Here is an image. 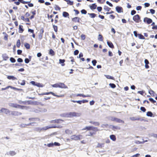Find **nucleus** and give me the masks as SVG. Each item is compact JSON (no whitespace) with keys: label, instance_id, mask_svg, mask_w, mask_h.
Returning a JSON list of instances; mask_svg holds the SVG:
<instances>
[{"label":"nucleus","instance_id":"obj_53","mask_svg":"<svg viewBox=\"0 0 157 157\" xmlns=\"http://www.w3.org/2000/svg\"><path fill=\"white\" fill-rule=\"evenodd\" d=\"M53 27L54 29V31L56 32L57 31V27L56 26L53 25Z\"/></svg>","mask_w":157,"mask_h":157},{"label":"nucleus","instance_id":"obj_30","mask_svg":"<svg viewBox=\"0 0 157 157\" xmlns=\"http://www.w3.org/2000/svg\"><path fill=\"white\" fill-rule=\"evenodd\" d=\"M63 121L60 119H56V123H62L63 122Z\"/></svg>","mask_w":157,"mask_h":157},{"label":"nucleus","instance_id":"obj_31","mask_svg":"<svg viewBox=\"0 0 157 157\" xmlns=\"http://www.w3.org/2000/svg\"><path fill=\"white\" fill-rule=\"evenodd\" d=\"M35 86L39 87H43V85L42 84L40 83H39L36 82Z\"/></svg>","mask_w":157,"mask_h":157},{"label":"nucleus","instance_id":"obj_54","mask_svg":"<svg viewBox=\"0 0 157 157\" xmlns=\"http://www.w3.org/2000/svg\"><path fill=\"white\" fill-rule=\"evenodd\" d=\"M144 5L145 7H149L150 6V4L149 3H145L144 4Z\"/></svg>","mask_w":157,"mask_h":157},{"label":"nucleus","instance_id":"obj_7","mask_svg":"<svg viewBox=\"0 0 157 157\" xmlns=\"http://www.w3.org/2000/svg\"><path fill=\"white\" fill-rule=\"evenodd\" d=\"M59 87L61 88L67 89L68 88V87L66 86L65 84L63 83L59 82L58 83Z\"/></svg>","mask_w":157,"mask_h":157},{"label":"nucleus","instance_id":"obj_42","mask_svg":"<svg viewBox=\"0 0 157 157\" xmlns=\"http://www.w3.org/2000/svg\"><path fill=\"white\" fill-rule=\"evenodd\" d=\"M21 44L20 40H17V47L18 48H19Z\"/></svg>","mask_w":157,"mask_h":157},{"label":"nucleus","instance_id":"obj_38","mask_svg":"<svg viewBox=\"0 0 157 157\" xmlns=\"http://www.w3.org/2000/svg\"><path fill=\"white\" fill-rule=\"evenodd\" d=\"M92 18H94L96 16V14L94 13H88Z\"/></svg>","mask_w":157,"mask_h":157},{"label":"nucleus","instance_id":"obj_24","mask_svg":"<svg viewBox=\"0 0 157 157\" xmlns=\"http://www.w3.org/2000/svg\"><path fill=\"white\" fill-rule=\"evenodd\" d=\"M65 61V60L64 59H59V63L62 64H61V65L62 66H64L65 65V64L64 63Z\"/></svg>","mask_w":157,"mask_h":157},{"label":"nucleus","instance_id":"obj_45","mask_svg":"<svg viewBox=\"0 0 157 157\" xmlns=\"http://www.w3.org/2000/svg\"><path fill=\"white\" fill-rule=\"evenodd\" d=\"M52 86L53 87L57 88L59 87L58 83H56L52 85Z\"/></svg>","mask_w":157,"mask_h":157},{"label":"nucleus","instance_id":"obj_32","mask_svg":"<svg viewBox=\"0 0 157 157\" xmlns=\"http://www.w3.org/2000/svg\"><path fill=\"white\" fill-rule=\"evenodd\" d=\"M34 131L40 132V127H36L34 128Z\"/></svg>","mask_w":157,"mask_h":157},{"label":"nucleus","instance_id":"obj_9","mask_svg":"<svg viewBox=\"0 0 157 157\" xmlns=\"http://www.w3.org/2000/svg\"><path fill=\"white\" fill-rule=\"evenodd\" d=\"M6 154L7 155L13 156L15 155L16 153L14 151H10L7 152Z\"/></svg>","mask_w":157,"mask_h":157},{"label":"nucleus","instance_id":"obj_17","mask_svg":"<svg viewBox=\"0 0 157 157\" xmlns=\"http://www.w3.org/2000/svg\"><path fill=\"white\" fill-rule=\"evenodd\" d=\"M107 44L109 47L112 48H114L113 45L111 42L107 41Z\"/></svg>","mask_w":157,"mask_h":157},{"label":"nucleus","instance_id":"obj_58","mask_svg":"<svg viewBox=\"0 0 157 157\" xmlns=\"http://www.w3.org/2000/svg\"><path fill=\"white\" fill-rule=\"evenodd\" d=\"M47 145L48 147H52L53 146V143H50L49 144H47Z\"/></svg>","mask_w":157,"mask_h":157},{"label":"nucleus","instance_id":"obj_16","mask_svg":"<svg viewBox=\"0 0 157 157\" xmlns=\"http://www.w3.org/2000/svg\"><path fill=\"white\" fill-rule=\"evenodd\" d=\"M7 78L9 79H12L13 80H17V79L16 78L13 76H8L7 77Z\"/></svg>","mask_w":157,"mask_h":157},{"label":"nucleus","instance_id":"obj_2","mask_svg":"<svg viewBox=\"0 0 157 157\" xmlns=\"http://www.w3.org/2000/svg\"><path fill=\"white\" fill-rule=\"evenodd\" d=\"M82 136L81 135H74L71 136V140H80L82 139Z\"/></svg>","mask_w":157,"mask_h":157},{"label":"nucleus","instance_id":"obj_47","mask_svg":"<svg viewBox=\"0 0 157 157\" xmlns=\"http://www.w3.org/2000/svg\"><path fill=\"white\" fill-rule=\"evenodd\" d=\"M104 10H106L107 11H109L110 10V8L108 7L107 6H105L104 8Z\"/></svg>","mask_w":157,"mask_h":157},{"label":"nucleus","instance_id":"obj_33","mask_svg":"<svg viewBox=\"0 0 157 157\" xmlns=\"http://www.w3.org/2000/svg\"><path fill=\"white\" fill-rule=\"evenodd\" d=\"M24 45L27 49H28L30 48V45L28 43H25Z\"/></svg>","mask_w":157,"mask_h":157},{"label":"nucleus","instance_id":"obj_25","mask_svg":"<svg viewBox=\"0 0 157 157\" xmlns=\"http://www.w3.org/2000/svg\"><path fill=\"white\" fill-rule=\"evenodd\" d=\"M97 6L95 4H92L90 7L91 9H95L96 8Z\"/></svg>","mask_w":157,"mask_h":157},{"label":"nucleus","instance_id":"obj_34","mask_svg":"<svg viewBox=\"0 0 157 157\" xmlns=\"http://www.w3.org/2000/svg\"><path fill=\"white\" fill-rule=\"evenodd\" d=\"M54 8L56 10H60V8L58 6L55 5L54 6Z\"/></svg>","mask_w":157,"mask_h":157},{"label":"nucleus","instance_id":"obj_36","mask_svg":"<svg viewBox=\"0 0 157 157\" xmlns=\"http://www.w3.org/2000/svg\"><path fill=\"white\" fill-rule=\"evenodd\" d=\"M66 2H67L68 4H69L70 5H72L73 4V2L71 1L70 0H67Z\"/></svg>","mask_w":157,"mask_h":157},{"label":"nucleus","instance_id":"obj_18","mask_svg":"<svg viewBox=\"0 0 157 157\" xmlns=\"http://www.w3.org/2000/svg\"><path fill=\"white\" fill-rule=\"evenodd\" d=\"M79 20L80 18L79 17H76L74 18H73L72 19V20L75 22H76L77 21L78 22H79Z\"/></svg>","mask_w":157,"mask_h":157},{"label":"nucleus","instance_id":"obj_41","mask_svg":"<svg viewBox=\"0 0 157 157\" xmlns=\"http://www.w3.org/2000/svg\"><path fill=\"white\" fill-rule=\"evenodd\" d=\"M138 37L140 39H144V37L143 35L141 34H138Z\"/></svg>","mask_w":157,"mask_h":157},{"label":"nucleus","instance_id":"obj_13","mask_svg":"<svg viewBox=\"0 0 157 157\" xmlns=\"http://www.w3.org/2000/svg\"><path fill=\"white\" fill-rule=\"evenodd\" d=\"M144 63H145V68L146 69L149 68V67L148 65V64L149 63V62L148 61L147 59H145L144 60Z\"/></svg>","mask_w":157,"mask_h":157},{"label":"nucleus","instance_id":"obj_44","mask_svg":"<svg viewBox=\"0 0 157 157\" xmlns=\"http://www.w3.org/2000/svg\"><path fill=\"white\" fill-rule=\"evenodd\" d=\"M54 51L52 49H50L49 51V54L53 56L54 55Z\"/></svg>","mask_w":157,"mask_h":157},{"label":"nucleus","instance_id":"obj_48","mask_svg":"<svg viewBox=\"0 0 157 157\" xmlns=\"http://www.w3.org/2000/svg\"><path fill=\"white\" fill-rule=\"evenodd\" d=\"M81 13L83 14H85L87 13L86 11L85 10H81Z\"/></svg>","mask_w":157,"mask_h":157},{"label":"nucleus","instance_id":"obj_46","mask_svg":"<svg viewBox=\"0 0 157 157\" xmlns=\"http://www.w3.org/2000/svg\"><path fill=\"white\" fill-rule=\"evenodd\" d=\"M10 61L12 63H14L16 62L15 59L13 57H11L10 59Z\"/></svg>","mask_w":157,"mask_h":157},{"label":"nucleus","instance_id":"obj_43","mask_svg":"<svg viewBox=\"0 0 157 157\" xmlns=\"http://www.w3.org/2000/svg\"><path fill=\"white\" fill-rule=\"evenodd\" d=\"M109 86L112 88H114L116 87V85L113 83L109 84Z\"/></svg>","mask_w":157,"mask_h":157},{"label":"nucleus","instance_id":"obj_14","mask_svg":"<svg viewBox=\"0 0 157 157\" xmlns=\"http://www.w3.org/2000/svg\"><path fill=\"white\" fill-rule=\"evenodd\" d=\"M110 138L113 141H115L116 140V136L114 135H112L110 136Z\"/></svg>","mask_w":157,"mask_h":157},{"label":"nucleus","instance_id":"obj_19","mask_svg":"<svg viewBox=\"0 0 157 157\" xmlns=\"http://www.w3.org/2000/svg\"><path fill=\"white\" fill-rule=\"evenodd\" d=\"M11 114L12 115H20L21 114V113H20L16 112V111H13L12 112Z\"/></svg>","mask_w":157,"mask_h":157},{"label":"nucleus","instance_id":"obj_6","mask_svg":"<svg viewBox=\"0 0 157 157\" xmlns=\"http://www.w3.org/2000/svg\"><path fill=\"white\" fill-rule=\"evenodd\" d=\"M133 20L136 22H139V20L140 19V17L137 14L133 17Z\"/></svg>","mask_w":157,"mask_h":157},{"label":"nucleus","instance_id":"obj_11","mask_svg":"<svg viewBox=\"0 0 157 157\" xmlns=\"http://www.w3.org/2000/svg\"><path fill=\"white\" fill-rule=\"evenodd\" d=\"M130 119L132 121H137V120H140L141 121H142L143 120V119H141L140 117H131L130 118Z\"/></svg>","mask_w":157,"mask_h":157},{"label":"nucleus","instance_id":"obj_52","mask_svg":"<svg viewBox=\"0 0 157 157\" xmlns=\"http://www.w3.org/2000/svg\"><path fill=\"white\" fill-rule=\"evenodd\" d=\"M19 82L22 86H24L25 84V81L24 80L21 81V83H20Z\"/></svg>","mask_w":157,"mask_h":157},{"label":"nucleus","instance_id":"obj_27","mask_svg":"<svg viewBox=\"0 0 157 157\" xmlns=\"http://www.w3.org/2000/svg\"><path fill=\"white\" fill-rule=\"evenodd\" d=\"M2 57L3 59V60H6L8 59L9 58L8 56L4 54L2 55Z\"/></svg>","mask_w":157,"mask_h":157},{"label":"nucleus","instance_id":"obj_10","mask_svg":"<svg viewBox=\"0 0 157 157\" xmlns=\"http://www.w3.org/2000/svg\"><path fill=\"white\" fill-rule=\"evenodd\" d=\"M9 105L12 107H15V108H19L21 106L20 105H18L16 104L13 103H10L9 104Z\"/></svg>","mask_w":157,"mask_h":157},{"label":"nucleus","instance_id":"obj_63","mask_svg":"<svg viewBox=\"0 0 157 157\" xmlns=\"http://www.w3.org/2000/svg\"><path fill=\"white\" fill-rule=\"evenodd\" d=\"M17 61L18 62L21 63L23 62V60L21 58H18L17 59Z\"/></svg>","mask_w":157,"mask_h":157},{"label":"nucleus","instance_id":"obj_50","mask_svg":"<svg viewBox=\"0 0 157 157\" xmlns=\"http://www.w3.org/2000/svg\"><path fill=\"white\" fill-rule=\"evenodd\" d=\"M140 109L143 112H145L146 109L144 107H141L140 108Z\"/></svg>","mask_w":157,"mask_h":157},{"label":"nucleus","instance_id":"obj_1","mask_svg":"<svg viewBox=\"0 0 157 157\" xmlns=\"http://www.w3.org/2000/svg\"><path fill=\"white\" fill-rule=\"evenodd\" d=\"M79 114L78 113L75 112H70L68 113L65 114L64 117H73L79 116Z\"/></svg>","mask_w":157,"mask_h":157},{"label":"nucleus","instance_id":"obj_21","mask_svg":"<svg viewBox=\"0 0 157 157\" xmlns=\"http://www.w3.org/2000/svg\"><path fill=\"white\" fill-rule=\"evenodd\" d=\"M104 75L107 79L114 80V78L113 77L109 75Z\"/></svg>","mask_w":157,"mask_h":157},{"label":"nucleus","instance_id":"obj_3","mask_svg":"<svg viewBox=\"0 0 157 157\" xmlns=\"http://www.w3.org/2000/svg\"><path fill=\"white\" fill-rule=\"evenodd\" d=\"M62 127L57 126H46L44 127L40 128V132L42 131H44L47 129L51 128H61Z\"/></svg>","mask_w":157,"mask_h":157},{"label":"nucleus","instance_id":"obj_23","mask_svg":"<svg viewBox=\"0 0 157 157\" xmlns=\"http://www.w3.org/2000/svg\"><path fill=\"white\" fill-rule=\"evenodd\" d=\"M63 16L64 17H66L69 16V14L68 13L66 12H63Z\"/></svg>","mask_w":157,"mask_h":157},{"label":"nucleus","instance_id":"obj_8","mask_svg":"<svg viewBox=\"0 0 157 157\" xmlns=\"http://www.w3.org/2000/svg\"><path fill=\"white\" fill-rule=\"evenodd\" d=\"M144 21L145 22H146L148 24H149L152 22V20L150 18L146 17L144 18Z\"/></svg>","mask_w":157,"mask_h":157},{"label":"nucleus","instance_id":"obj_29","mask_svg":"<svg viewBox=\"0 0 157 157\" xmlns=\"http://www.w3.org/2000/svg\"><path fill=\"white\" fill-rule=\"evenodd\" d=\"M102 36L101 34H99L98 37V40L101 41H102Z\"/></svg>","mask_w":157,"mask_h":157},{"label":"nucleus","instance_id":"obj_4","mask_svg":"<svg viewBox=\"0 0 157 157\" xmlns=\"http://www.w3.org/2000/svg\"><path fill=\"white\" fill-rule=\"evenodd\" d=\"M96 128H97L95 127L88 126L86 127L85 128L82 129V130L86 129L87 130H94V129Z\"/></svg>","mask_w":157,"mask_h":157},{"label":"nucleus","instance_id":"obj_59","mask_svg":"<svg viewBox=\"0 0 157 157\" xmlns=\"http://www.w3.org/2000/svg\"><path fill=\"white\" fill-rule=\"evenodd\" d=\"M53 144L54 145L56 146H59L60 144L58 143L55 142L54 143H53Z\"/></svg>","mask_w":157,"mask_h":157},{"label":"nucleus","instance_id":"obj_26","mask_svg":"<svg viewBox=\"0 0 157 157\" xmlns=\"http://www.w3.org/2000/svg\"><path fill=\"white\" fill-rule=\"evenodd\" d=\"M22 27V26L19 25V32L20 33H22L23 31L24 30Z\"/></svg>","mask_w":157,"mask_h":157},{"label":"nucleus","instance_id":"obj_64","mask_svg":"<svg viewBox=\"0 0 157 157\" xmlns=\"http://www.w3.org/2000/svg\"><path fill=\"white\" fill-rule=\"evenodd\" d=\"M140 155V154H137L136 155H133L131 157H138Z\"/></svg>","mask_w":157,"mask_h":157},{"label":"nucleus","instance_id":"obj_35","mask_svg":"<svg viewBox=\"0 0 157 157\" xmlns=\"http://www.w3.org/2000/svg\"><path fill=\"white\" fill-rule=\"evenodd\" d=\"M152 113L151 112H147L146 114L147 116L149 117H152Z\"/></svg>","mask_w":157,"mask_h":157},{"label":"nucleus","instance_id":"obj_56","mask_svg":"<svg viewBox=\"0 0 157 157\" xmlns=\"http://www.w3.org/2000/svg\"><path fill=\"white\" fill-rule=\"evenodd\" d=\"M3 34H6L5 36L4 39L5 40H8V35L6 34L5 33H3Z\"/></svg>","mask_w":157,"mask_h":157},{"label":"nucleus","instance_id":"obj_55","mask_svg":"<svg viewBox=\"0 0 157 157\" xmlns=\"http://www.w3.org/2000/svg\"><path fill=\"white\" fill-rule=\"evenodd\" d=\"M92 63L93 66H95L96 64V63H97V61L96 60H94L92 61Z\"/></svg>","mask_w":157,"mask_h":157},{"label":"nucleus","instance_id":"obj_49","mask_svg":"<svg viewBox=\"0 0 157 157\" xmlns=\"http://www.w3.org/2000/svg\"><path fill=\"white\" fill-rule=\"evenodd\" d=\"M149 100L150 101L152 102L153 103H155L156 102V101L154 100L152 98H149Z\"/></svg>","mask_w":157,"mask_h":157},{"label":"nucleus","instance_id":"obj_39","mask_svg":"<svg viewBox=\"0 0 157 157\" xmlns=\"http://www.w3.org/2000/svg\"><path fill=\"white\" fill-rule=\"evenodd\" d=\"M112 127L113 129L114 130L119 129V128L118 126H114L113 125H112Z\"/></svg>","mask_w":157,"mask_h":157},{"label":"nucleus","instance_id":"obj_28","mask_svg":"<svg viewBox=\"0 0 157 157\" xmlns=\"http://www.w3.org/2000/svg\"><path fill=\"white\" fill-rule=\"evenodd\" d=\"M149 93L152 96H154L155 92L152 90H150L149 91Z\"/></svg>","mask_w":157,"mask_h":157},{"label":"nucleus","instance_id":"obj_57","mask_svg":"<svg viewBox=\"0 0 157 157\" xmlns=\"http://www.w3.org/2000/svg\"><path fill=\"white\" fill-rule=\"evenodd\" d=\"M47 109L45 108H43L41 109V110L40 111V112L45 113L47 111Z\"/></svg>","mask_w":157,"mask_h":157},{"label":"nucleus","instance_id":"obj_51","mask_svg":"<svg viewBox=\"0 0 157 157\" xmlns=\"http://www.w3.org/2000/svg\"><path fill=\"white\" fill-rule=\"evenodd\" d=\"M116 119V118L113 117H111L109 118L110 120L112 121H115Z\"/></svg>","mask_w":157,"mask_h":157},{"label":"nucleus","instance_id":"obj_61","mask_svg":"<svg viewBox=\"0 0 157 157\" xmlns=\"http://www.w3.org/2000/svg\"><path fill=\"white\" fill-rule=\"evenodd\" d=\"M81 37L82 40H84L85 39V36L84 35L82 34L81 36Z\"/></svg>","mask_w":157,"mask_h":157},{"label":"nucleus","instance_id":"obj_22","mask_svg":"<svg viewBox=\"0 0 157 157\" xmlns=\"http://www.w3.org/2000/svg\"><path fill=\"white\" fill-rule=\"evenodd\" d=\"M115 121L119 123H124V121H123L120 119L116 118L115 120Z\"/></svg>","mask_w":157,"mask_h":157},{"label":"nucleus","instance_id":"obj_37","mask_svg":"<svg viewBox=\"0 0 157 157\" xmlns=\"http://www.w3.org/2000/svg\"><path fill=\"white\" fill-rule=\"evenodd\" d=\"M43 36V34L39 33L38 36L39 39L40 40H41Z\"/></svg>","mask_w":157,"mask_h":157},{"label":"nucleus","instance_id":"obj_15","mask_svg":"<svg viewBox=\"0 0 157 157\" xmlns=\"http://www.w3.org/2000/svg\"><path fill=\"white\" fill-rule=\"evenodd\" d=\"M65 132L66 134L69 135H70L72 134V131L69 129H67L65 131Z\"/></svg>","mask_w":157,"mask_h":157},{"label":"nucleus","instance_id":"obj_12","mask_svg":"<svg viewBox=\"0 0 157 157\" xmlns=\"http://www.w3.org/2000/svg\"><path fill=\"white\" fill-rule=\"evenodd\" d=\"M116 11L118 13H120L122 12V8L119 6H117L116 8Z\"/></svg>","mask_w":157,"mask_h":157},{"label":"nucleus","instance_id":"obj_62","mask_svg":"<svg viewBox=\"0 0 157 157\" xmlns=\"http://www.w3.org/2000/svg\"><path fill=\"white\" fill-rule=\"evenodd\" d=\"M142 7L141 6H138L136 7V10H141Z\"/></svg>","mask_w":157,"mask_h":157},{"label":"nucleus","instance_id":"obj_40","mask_svg":"<svg viewBox=\"0 0 157 157\" xmlns=\"http://www.w3.org/2000/svg\"><path fill=\"white\" fill-rule=\"evenodd\" d=\"M19 2H20L23 3V4H27L29 2H26L24 1L23 0H18Z\"/></svg>","mask_w":157,"mask_h":157},{"label":"nucleus","instance_id":"obj_60","mask_svg":"<svg viewBox=\"0 0 157 157\" xmlns=\"http://www.w3.org/2000/svg\"><path fill=\"white\" fill-rule=\"evenodd\" d=\"M30 61V60L28 58H26L25 59V63H28Z\"/></svg>","mask_w":157,"mask_h":157},{"label":"nucleus","instance_id":"obj_5","mask_svg":"<svg viewBox=\"0 0 157 157\" xmlns=\"http://www.w3.org/2000/svg\"><path fill=\"white\" fill-rule=\"evenodd\" d=\"M1 113H5L6 114H7L10 113L9 110L6 108H2L0 110Z\"/></svg>","mask_w":157,"mask_h":157},{"label":"nucleus","instance_id":"obj_20","mask_svg":"<svg viewBox=\"0 0 157 157\" xmlns=\"http://www.w3.org/2000/svg\"><path fill=\"white\" fill-rule=\"evenodd\" d=\"M104 144H103V143L100 144V143H98V144L96 147L97 148H101L103 147H104Z\"/></svg>","mask_w":157,"mask_h":157}]
</instances>
